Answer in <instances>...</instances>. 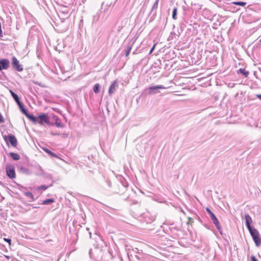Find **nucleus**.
<instances>
[{
    "mask_svg": "<svg viewBox=\"0 0 261 261\" xmlns=\"http://www.w3.org/2000/svg\"><path fill=\"white\" fill-rule=\"evenodd\" d=\"M100 85L99 83H96L94 85L93 91L95 93H98L100 92Z\"/></svg>",
    "mask_w": 261,
    "mask_h": 261,
    "instance_id": "obj_25",
    "label": "nucleus"
},
{
    "mask_svg": "<svg viewBox=\"0 0 261 261\" xmlns=\"http://www.w3.org/2000/svg\"><path fill=\"white\" fill-rule=\"evenodd\" d=\"M208 216L214 224H215L216 223L219 222L216 215L213 212L210 214Z\"/></svg>",
    "mask_w": 261,
    "mask_h": 261,
    "instance_id": "obj_20",
    "label": "nucleus"
},
{
    "mask_svg": "<svg viewBox=\"0 0 261 261\" xmlns=\"http://www.w3.org/2000/svg\"><path fill=\"white\" fill-rule=\"evenodd\" d=\"M19 172L21 173L25 174V175H30L31 174V172L29 170L28 168L24 167H20L19 168Z\"/></svg>",
    "mask_w": 261,
    "mask_h": 261,
    "instance_id": "obj_18",
    "label": "nucleus"
},
{
    "mask_svg": "<svg viewBox=\"0 0 261 261\" xmlns=\"http://www.w3.org/2000/svg\"><path fill=\"white\" fill-rule=\"evenodd\" d=\"M106 182L107 185L108 186V187L110 188H111V189H112L113 190V188L114 187H112V183H111V181L109 179H107L106 180Z\"/></svg>",
    "mask_w": 261,
    "mask_h": 261,
    "instance_id": "obj_30",
    "label": "nucleus"
},
{
    "mask_svg": "<svg viewBox=\"0 0 261 261\" xmlns=\"http://www.w3.org/2000/svg\"><path fill=\"white\" fill-rule=\"evenodd\" d=\"M12 65L13 67L17 71L21 72L23 71V66L19 63L17 59L13 56L12 58Z\"/></svg>",
    "mask_w": 261,
    "mask_h": 261,
    "instance_id": "obj_10",
    "label": "nucleus"
},
{
    "mask_svg": "<svg viewBox=\"0 0 261 261\" xmlns=\"http://www.w3.org/2000/svg\"><path fill=\"white\" fill-rule=\"evenodd\" d=\"M49 116L51 117L50 123L51 124H49V126L55 125L56 127L59 128H63L64 127V124L62 123L60 119L57 115L51 114Z\"/></svg>",
    "mask_w": 261,
    "mask_h": 261,
    "instance_id": "obj_6",
    "label": "nucleus"
},
{
    "mask_svg": "<svg viewBox=\"0 0 261 261\" xmlns=\"http://www.w3.org/2000/svg\"><path fill=\"white\" fill-rule=\"evenodd\" d=\"M248 230L256 246L259 247L261 245V238L258 231L254 227H252Z\"/></svg>",
    "mask_w": 261,
    "mask_h": 261,
    "instance_id": "obj_3",
    "label": "nucleus"
},
{
    "mask_svg": "<svg viewBox=\"0 0 261 261\" xmlns=\"http://www.w3.org/2000/svg\"><path fill=\"white\" fill-rule=\"evenodd\" d=\"M43 151L47 153L51 157L58 158V155L46 147L42 148Z\"/></svg>",
    "mask_w": 261,
    "mask_h": 261,
    "instance_id": "obj_19",
    "label": "nucleus"
},
{
    "mask_svg": "<svg viewBox=\"0 0 261 261\" xmlns=\"http://www.w3.org/2000/svg\"><path fill=\"white\" fill-rule=\"evenodd\" d=\"M91 253H92V249H91L89 250V255H90L91 257H92Z\"/></svg>",
    "mask_w": 261,
    "mask_h": 261,
    "instance_id": "obj_43",
    "label": "nucleus"
},
{
    "mask_svg": "<svg viewBox=\"0 0 261 261\" xmlns=\"http://www.w3.org/2000/svg\"><path fill=\"white\" fill-rule=\"evenodd\" d=\"M9 155L14 161H18L20 158V155L17 153L10 152Z\"/></svg>",
    "mask_w": 261,
    "mask_h": 261,
    "instance_id": "obj_22",
    "label": "nucleus"
},
{
    "mask_svg": "<svg viewBox=\"0 0 261 261\" xmlns=\"http://www.w3.org/2000/svg\"><path fill=\"white\" fill-rule=\"evenodd\" d=\"M122 28H123V27H122V26H119V27H118V31L119 32H120V31H121V30L122 29Z\"/></svg>",
    "mask_w": 261,
    "mask_h": 261,
    "instance_id": "obj_42",
    "label": "nucleus"
},
{
    "mask_svg": "<svg viewBox=\"0 0 261 261\" xmlns=\"http://www.w3.org/2000/svg\"><path fill=\"white\" fill-rule=\"evenodd\" d=\"M60 135H61L62 136V138H67L68 137V134L67 133H62L61 134H60Z\"/></svg>",
    "mask_w": 261,
    "mask_h": 261,
    "instance_id": "obj_33",
    "label": "nucleus"
},
{
    "mask_svg": "<svg viewBox=\"0 0 261 261\" xmlns=\"http://www.w3.org/2000/svg\"><path fill=\"white\" fill-rule=\"evenodd\" d=\"M33 118H30V120L34 124H39L40 125H44L45 124L49 126L51 117L47 113H41L36 117L33 115Z\"/></svg>",
    "mask_w": 261,
    "mask_h": 261,
    "instance_id": "obj_1",
    "label": "nucleus"
},
{
    "mask_svg": "<svg viewBox=\"0 0 261 261\" xmlns=\"http://www.w3.org/2000/svg\"><path fill=\"white\" fill-rule=\"evenodd\" d=\"M232 4L234 5L240 6L242 7H244L247 4V3L243 1H234L231 2Z\"/></svg>",
    "mask_w": 261,
    "mask_h": 261,
    "instance_id": "obj_24",
    "label": "nucleus"
},
{
    "mask_svg": "<svg viewBox=\"0 0 261 261\" xmlns=\"http://www.w3.org/2000/svg\"><path fill=\"white\" fill-rule=\"evenodd\" d=\"M118 180V183L113 188V192L115 194H122L126 190L128 184L125 179L122 176H119Z\"/></svg>",
    "mask_w": 261,
    "mask_h": 261,
    "instance_id": "obj_2",
    "label": "nucleus"
},
{
    "mask_svg": "<svg viewBox=\"0 0 261 261\" xmlns=\"http://www.w3.org/2000/svg\"><path fill=\"white\" fill-rule=\"evenodd\" d=\"M118 88V83L117 80H115L114 81L111 85H110L109 89V94L110 95H112L113 94H114L115 91H116V89Z\"/></svg>",
    "mask_w": 261,
    "mask_h": 261,
    "instance_id": "obj_14",
    "label": "nucleus"
},
{
    "mask_svg": "<svg viewBox=\"0 0 261 261\" xmlns=\"http://www.w3.org/2000/svg\"><path fill=\"white\" fill-rule=\"evenodd\" d=\"M177 8L174 7L172 11V17L173 19L176 20L177 19Z\"/></svg>",
    "mask_w": 261,
    "mask_h": 261,
    "instance_id": "obj_28",
    "label": "nucleus"
},
{
    "mask_svg": "<svg viewBox=\"0 0 261 261\" xmlns=\"http://www.w3.org/2000/svg\"><path fill=\"white\" fill-rule=\"evenodd\" d=\"M142 256V255H136L135 257L137 258V260H140L141 259Z\"/></svg>",
    "mask_w": 261,
    "mask_h": 261,
    "instance_id": "obj_38",
    "label": "nucleus"
},
{
    "mask_svg": "<svg viewBox=\"0 0 261 261\" xmlns=\"http://www.w3.org/2000/svg\"><path fill=\"white\" fill-rule=\"evenodd\" d=\"M9 91L11 93L12 97H13V98L14 99V100L17 104L21 102V101L19 99L18 95L16 93L14 92L12 90H10Z\"/></svg>",
    "mask_w": 261,
    "mask_h": 261,
    "instance_id": "obj_17",
    "label": "nucleus"
},
{
    "mask_svg": "<svg viewBox=\"0 0 261 261\" xmlns=\"http://www.w3.org/2000/svg\"><path fill=\"white\" fill-rule=\"evenodd\" d=\"M259 41L261 42V39L260 40V41Z\"/></svg>",
    "mask_w": 261,
    "mask_h": 261,
    "instance_id": "obj_48",
    "label": "nucleus"
},
{
    "mask_svg": "<svg viewBox=\"0 0 261 261\" xmlns=\"http://www.w3.org/2000/svg\"><path fill=\"white\" fill-rule=\"evenodd\" d=\"M245 225L248 229H250V228L254 227L251 225V224L252 223V218L248 214L245 215Z\"/></svg>",
    "mask_w": 261,
    "mask_h": 261,
    "instance_id": "obj_15",
    "label": "nucleus"
},
{
    "mask_svg": "<svg viewBox=\"0 0 261 261\" xmlns=\"http://www.w3.org/2000/svg\"><path fill=\"white\" fill-rule=\"evenodd\" d=\"M24 195L26 197L31 199V200L29 201L30 202L34 201L35 200L34 195L31 192H24Z\"/></svg>",
    "mask_w": 261,
    "mask_h": 261,
    "instance_id": "obj_21",
    "label": "nucleus"
},
{
    "mask_svg": "<svg viewBox=\"0 0 261 261\" xmlns=\"http://www.w3.org/2000/svg\"><path fill=\"white\" fill-rule=\"evenodd\" d=\"M3 137L7 145L9 146V143L11 144L12 146L14 147H16V146L17 145L18 141L14 135L10 134H9L8 136L4 135L3 136Z\"/></svg>",
    "mask_w": 261,
    "mask_h": 261,
    "instance_id": "obj_5",
    "label": "nucleus"
},
{
    "mask_svg": "<svg viewBox=\"0 0 261 261\" xmlns=\"http://www.w3.org/2000/svg\"><path fill=\"white\" fill-rule=\"evenodd\" d=\"M55 202V199L54 198H48V199H46L45 200H44L42 202V204H43V205H49V204H51V203H53V202Z\"/></svg>",
    "mask_w": 261,
    "mask_h": 261,
    "instance_id": "obj_23",
    "label": "nucleus"
},
{
    "mask_svg": "<svg viewBox=\"0 0 261 261\" xmlns=\"http://www.w3.org/2000/svg\"><path fill=\"white\" fill-rule=\"evenodd\" d=\"M89 234H90V237L91 238V233L89 232Z\"/></svg>",
    "mask_w": 261,
    "mask_h": 261,
    "instance_id": "obj_44",
    "label": "nucleus"
},
{
    "mask_svg": "<svg viewBox=\"0 0 261 261\" xmlns=\"http://www.w3.org/2000/svg\"><path fill=\"white\" fill-rule=\"evenodd\" d=\"M51 186H52L51 184L50 185H49V186H46V185H41L40 186L37 187V188H36V190L37 191H39V190L45 191L46 189H47L49 187H51Z\"/></svg>",
    "mask_w": 261,
    "mask_h": 261,
    "instance_id": "obj_26",
    "label": "nucleus"
},
{
    "mask_svg": "<svg viewBox=\"0 0 261 261\" xmlns=\"http://www.w3.org/2000/svg\"><path fill=\"white\" fill-rule=\"evenodd\" d=\"M154 47H155V45H154L150 49V51H149V54H151L152 53V52L153 51L154 49Z\"/></svg>",
    "mask_w": 261,
    "mask_h": 261,
    "instance_id": "obj_39",
    "label": "nucleus"
},
{
    "mask_svg": "<svg viewBox=\"0 0 261 261\" xmlns=\"http://www.w3.org/2000/svg\"><path fill=\"white\" fill-rule=\"evenodd\" d=\"M250 259L251 261H258L256 257L253 255L251 256Z\"/></svg>",
    "mask_w": 261,
    "mask_h": 261,
    "instance_id": "obj_35",
    "label": "nucleus"
},
{
    "mask_svg": "<svg viewBox=\"0 0 261 261\" xmlns=\"http://www.w3.org/2000/svg\"><path fill=\"white\" fill-rule=\"evenodd\" d=\"M118 1V0H115V3H116Z\"/></svg>",
    "mask_w": 261,
    "mask_h": 261,
    "instance_id": "obj_47",
    "label": "nucleus"
},
{
    "mask_svg": "<svg viewBox=\"0 0 261 261\" xmlns=\"http://www.w3.org/2000/svg\"><path fill=\"white\" fill-rule=\"evenodd\" d=\"M60 11L61 14H63V16L62 17L60 15H59V17L61 19V22H65V20L68 18L69 17V9H68L66 6H62L61 7Z\"/></svg>",
    "mask_w": 261,
    "mask_h": 261,
    "instance_id": "obj_7",
    "label": "nucleus"
},
{
    "mask_svg": "<svg viewBox=\"0 0 261 261\" xmlns=\"http://www.w3.org/2000/svg\"><path fill=\"white\" fill-rule=\"evenodd\" d=\"M3 182L0 180V185H2Z\"/></svg>",
    "mask_w": 261,
    "mask_h": 261,
    "instance_id": "obj_46",
    "label": "nucleus"
},
{
    "mask_svg": "<svg viewBox=\"0 0 261 261\" xmlns=\"http://www.w3.org/2000/svg\"><path fill=\"white\" fill-rule=\"evenodd\" d=\"M205 226L207 228L209 229L208 227L206 225H205Z\"/></svg>",
    "mask_w": 261,
    "mask_h": 261,
    "instance_id": "obj_45",
    "label": "nucleus"
},
{
    "mask_svg": "<svg viewBox=\"0 0 261 261\" xmlns=\"http://www.w3.org/2000/svg\"><path fill=\"white\" fill-rule=\"evenodd\" d=\"M3 37V32L2 28H0V38Z\"/></svg>",
    "mask_w": 261,
    "mask_h": 261,
    "instance_id": "obj_40",
    "label": "nucleus"
},
{
    "mask_svg": "<svg viewBox=\"0 0 261 261\" xmlns=\"http://www.w3.org/2000/svg\"><path fill=\"white\" fill-rule=\"evenodd\" d=\"M256 97L261 100V94H256Z\"/></svg>",
    "mask_w": 261,
    "mask_h": 261,
    "instance_id": "obj_41",
    "label": "nucleus"
},
{
    "mask_svg": "<svg viewBox=\"0 0 261 261\" xmlns=\"http://www.w3.org/2000/svg\"><path fill=\"white\" fill-rule=\"evenodd\" d=\"M7 176L10 179H14L16 177L15 169L12 165H7L6 167Z\"/></svg>",
    "mask_w": 261,
    "mask_h": 261,
    "instance_id": "obj_9",
    "label": "nucleus"
},
{
    "mask_svg": "<svg viewBox=\"0 0 261 261\" xmlns=\"http://www.w3.org/2000/svg\"><path fill=\"white\" fill-rule=\"evenodd\" d=\"M4 240L8 243L9 245H11V239H10V238H4Z\"/></svg>",
    "mask_w": 261,
    "mask_h": 261,
    "instance_id": "obj_32",
    "label": "nucleus"
},
{
    "mask_svg": "<svg viewBox=\"0 0 261 261\" xmlns=\"http://www.w3.org/2000/svg\"><path fill=\"white\" fill-rule=\"evenodd\" d=\"M132 45L127 46V48L125 50V53L126 57H127L128 56V55H129V53L132 49Z\"/></svg>",
    "mask_w": 261,
    "mask_h": 261,
    "instance_id": "obj_29",
    "label": "nucleus"
},
{
    "mask_svg": "<svg viewBox=\"0 0 261 261\" xmlns=\"http://www.w3.org/2000/svg\"><path fill=\"white\" fill-rule=\"evenodd\" d=\"M205 210L206 211V212L207 213L208 215H209L210 214H211L212 213V211L210 210V208H208V207H207L206 208H205Z\"/></svg>",
    "mask_w": 261,
    "mask_h": 261,
    "instance_id": "obj_37",
    "label": "nucleus"
},
{
    "mask_svg": "<svg viewBox=\"0 0 261 261\" xmlns=\"http://www.w3.org/2000/svg\"><path fill=\"white\" fill-rule=\"evenodd\" d=\"M140 220L146 223H151L154 220V218L150 216L148 212L144 213L140 216Z\"/></svg>",
    "mask_w": 261,
    "mask_h": 261,
    "instance_id": "obj_8",
    "label": "nucleus"
},
{
    "mask_svg": "<svg viewBox=\"0 0 261 261\" xmlns=\"http://www.w3.org/2000/svg\"><path fill=\"white\" fill-rule=\"evenodd\" d=\"M165 89L166 88L163 85L152 86L145 89L144 92L148 95L155 94L159 92V90Z\"/></svg>",
    "mask_w": 261,
    "mask_h": 261,
    "instance_id": "obj_4",
    "label": "nucleus"
},
{
    "mask_svg": "<svg viewBox=\"0 0 261 261\" xmlns=\"http://www.w3.org/2000/svg\"><path fill=\"white\" fill-rule=\"evenodd\" d=\"M17 105L18 106L21 112L29 120L30 118H33V114L30 113L28 112L27 109L25 108L24 105L21 101L18 103Z\"/></svg>",
    "mask_w": 261,
    "mask_h": 261,
    "instance_id": "obj_11",
    "label": "nucleus"
},
{
    "mask_svg": "<svg viewBox=\"0 0 261 261\" xmlns=\"http://www.w3.org/2000/svg\"><path fill=\"white\" fill-rule=\"evenodd\" d=\"M50 135L51 136H59L60 135V134L58 132H50Z\"/></svg>",
    "mask_w": 261,
    "mask_h": 261,
    "instance_id": "obj_36",
    "label": "nucleus"
},
{
    "mask_svg": "<svg viewBox=\"0 0 261 261\" xmlns=\"http://www.w3.org/2000/svg\"><path fill=\"white\" fill-rule=\"evenodd\" d=\"M159 2V0H156L152 7L151 10L149 13V15H150V18L149 20L150 22H151L153 20H154L156 17V12L154 11V10L158 8Z\"/></svg>",
    "mask_w": 261,
    "mask_h": 261,
    "instance_id": "obj_13",
    "label": "nucleus"
},
{
    "mask_svg": "<svg viewBox=\"0 0 261 261\" xmlns=\"http://www.w3.org/2000/svg\"><path fill=\"white\" fill-rule=\"evenodd\" d=\"M98 19H99V15L97 14H96L95 15L93 16V22H94V21L98 20Z\"/></svg>",
    "mask_w": 261,
    "mask_h": 261,
    "instance_id": "obj_31",
    "label": "nucleus"
},
{
    "mask_svg": "<svg viewBox=\"0 0 261 261\" xmlns=\"http://www.w3.org/2000/svg\"><path fill=\"white\" fill-rule=\"evenodd\" d=\"M10 66V62L8 59L2 58L0 59V71L7 70Z\"/></svg>",
    "mask_w": 261,
    "mask_h": 261,
    "instance_id": "obj_12",
    "label": "nucleus"
},
{
    "mask_svg": "<svg viewBox=\"0 0 261 261\" xmlns=\"http://www.w3.org/2000/svg\"><path fill=\"white\" fill-rule=\"evenodd\" d=\"M53 110L54 111H55V112H57V113H59V114H61V113H62V111H61V110H59V109H58V108H53Z\"/></svg>",
    "mask_w": 261,
    "mask_h": 261,
    "instance_id": "obj_34",
    "label": "nucleus"
},
{
    "mask_svg": "<svg viewBox=\"0 0 261 261\" xmlns=\"http://www.w3.org/2000/svg\"><path fill=\"white\" fill-rule=\"evenodd\" d=\"M216 227V228L218 229V231L219 232V233L222 235L223 234V233H222V227H221V224H220V222H218L217 223H216L215 224H214Z\"/></svg>",
    "mask_w": 261,
    "mask_h": 261,
    "instance_id": "obj_27",
    "label": "nucleus"
},
{
    "mask_svg": "<svg viewBox=\"0 0 261 261\" xmlns=\"http://www.w3.org/2000/svg\"><path fill=\"white\" fill-rule=\"evenodd\" d=\"M238 74H240L244 77H247L249 74V72L247 70H246L244 68H240L237 70Z\"/></svg>",
    "mask_w": 261,
    "mask_h": 261,
    "instance_id": "obj_16",
    "label": "nucleus"
}]
</instances>
